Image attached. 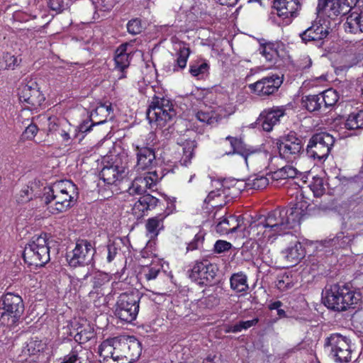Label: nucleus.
Instances as JSON below:
<instances>
[{
  "mask_svg": "<svg viewBox=\"0 0 363 363\" xmlns=\"http://www.w3.org/2000/svg\"><path fill=\"white\" fill-rule=\"evenodd\" d=\"M296 202L287 208L275 209L267 216H259L247 227L242 216H229L223 218L216 225L220 235H230L235 239L247 238L259 245L272 243L279 236L288 234L300 224L308 213L310 204L304 199L302 190L296 185Z\"/></svg>",
  "mask_w": 363,
  "mask_h": 363,
  "instance_id": "1",
  "label": "nucleus"
},
{
  "mask_svg": "<svg viewBox=\"0 0 363 363\" xmlns=\"http://www.w3.org/2000/svg\"><path fill=\"white\" fill-rule=\"evenodd\" d=\"M357 0H318L317 10L319 14H323L333 19L346 14L344 28L346 32L351 33H363V6H355Z\"/></svg>",
  "mask_w": 363,
  "mask_h": 363,
  "instance_id": "2",
  "label": "nucleus"
},
{
  "mask_svg": "<svg viewBox=\"0 0 363 363\" xmlns=\"http://www.w3.org/2000/svg\"><path fill=\"white\" fill-rule=\"evenodd\" d=\"M141 352L140 342L130 336L108 339L99 347L102 363H132L140 357Z\"/></svg>",
  "mask_w": 363,
  "mask_h": 363,
  "instance_id": "3",
  "label": "nucleus"
},
{
  "mask_svg": "<svg viewBox=\"0 0 363 363\" xmlns=\"http://www.w3.org/2000/svg\"><path fill=\"white\" fill-rule=\"evenodd\" d=\"M78 188L70 180L57 181L44 188L43 201L52 215L65 213L78 199Z\"/></svg>",
  "mask_w": 363,
  "mask_h": 363,
  "instance_id": "4",
  "label": "nucleus"
},
{
  "mask_svg": "<svg viewBox=\"0 0 363 363\" xmlns=\"http://www.w3.org/2000/svg\"><path fill=\"white\" fill-rule=\"evenodd\" d=\"M359 292L345 285L334 284L326 287L323 293V301L329 309L344 311L353 308L361 300Z\"/></svg>",
  "mask_w": 363,
  "mask_h": 363,
  "instance_id": "5",
  "label": "nucleus"
},
{
  "mask_svg": "<svg viewBox=\"0 0 363 363\" xmlns=\"http://www.w3.org/2000/svg\"><path fill=\"white\" fill-rule=\"evenodd\" d=\"M233 152L228 154L240 155L245 160L248 169L254 171L266 169L272 160V155L266 151H258L245 145L240 139L228 136Z\"/></svg>",
  "mask_w": 363,
  "mask_h": 363,
  "instance_id": "6",
  "label": "nucleus"
},
{
  "mask_svg": "<svg viewBox=\"0 0 363 363\" xmlns=\"http://www.w3.org/2000/svg\"><path fill=\"white\" fill-rule=\"evenodd\" d=\"M88 122H84L79 126H73L66 118H48V131L53 134L57 140L65 146L70 145L74 139L90 130L87 128Z\"/></svg>",
  "mask_w": 363,
  "mask_h": 363,
  "instance_id": "7",
  "label": "nucleus"
},
{
  "mask_svg": "<svg viewBox=\"0 0 363 363\" xmlns=\"http://www.w3.org/2000/svg\"><path fill=\"white\" fill-rule=\"evenodd\" d=\"M23 256L30 266L43 267L47 264L50 259L47 235L33 236L26 245Z\"/></svg>",
  "mask_w": 363,
  "mask_h": 363,
  "instance_id": "8",
  "label": "nucleus"
},
{
  "mask_svg": "<svg viewBox=\"0 0 363 363\" xmlns=\"http://www.w3.org/2000/svg\"><path fill=\"white\" fill-rule=\"evenodd\" d=\"M4 312L0 322L2 325L12 328L18 322L24 311L22 298L12 293L6 294L1 298Z\"/></svg>",
  "mask_w": 363,
  "mask_h": 363,
  "instance_id": "9",
  "label": "nucleus"
},
{
  "mask_svg": "<svg viewBox=\"0 0 363 363\" xmlns=\"http://www.w3.org/2000/svg\"><path fill=\"white\" fill-rule=\"evenodd\" d=\"M18 97L25 109L37 110L45 98L40 91L35 80L26 78L18 89Z\"/></svg>",
  "mask_w": 363,
  "mask_h": 363,
  "instance_id": "10",
  "label": "nucleus"
},
{
  "mask_svg": "<svg viewBox=\"0 0 363 363\" xmlns=\"http://www.w3.org/2000/svg\"><path fill=\"white\" fill-rule=\"evenodd\" d=\"M175 116L172 104L169 99L154 97L147 111V117L150 123L163 127Z\"/></svg>",
  "mask_w": 363,
  "mask_h": 363,
  "instance_id": "11",
  "label": "nucleus"
},
{
  "mask_svg": "<svg viewBox=\"0 0 363 363\" xmlns=\"http://www.w3.org/2000/svg\"><path fill=\"white\" fill-rule=\"evenodd\" d=\"M140 296L138 293H123L116 301L115 314L123 321L135 320L139 311Z\"/></svg>",
  "mask_w": 363,
  "mask_h": 363,
  "instance_id": "12",
  "label": "nucleus"
},
{
  "mask_svg": "<svg viewBox=\"0 0 363 363\" xmlns=\"http://www.w3.org/2000/svg\"><path fill=\"white\" fill-rule=\"evenodd\" d=\"M334 143V138L329 133H317L310 139L307 145V154L313 159L325 160L328 157Z\"/></svg>",
  "mask_w": 363,
  "mask_h": 363,
  "instance_id": "13",
  "label": "nucleus"
},
{
  "mask_svg": "<svg viewBox=\"0 0 363 363\" xmlns=\"http://www.w3.org/2000/svg\"><path fill=\"white\" fill-rule=\"evenodd\" d=\"M148 140L150 142L141 143L138 141L133 144L137 158V162L134 167L136 172L148 169L153 167L155 163V152L151 147L155 140V134L153 133L148 134Z\"/></svg>",
  "mask_w": 363,
  "mask_h": 363,
  "instance_id": "14",
  "label": "nucleus"
},
{
  "mask_svg": "<svg viewBox=\"0 0 363 363\" xmlns=\"http://www.w3.org/2000/svg\"><path fill=\"white\" fill-rule=\"evenodd\" d=\"M325 345L336 362L347 363L351 361L352 350L350 340L345 336L335 333L326 339Z\"/></svg>",
  "mask_w": 363,
  "mask_h": 363,
  "instance_id": "15",
  "label": "nucleus"
},
{
  "mask_svg": "<svg viewBox=\"0 0 363 363\" xmlns=\"http://www.w3.org/2000/svg\"><path fill=\"white\" fill-rule=\"evenodd\" d=\"M95 249L93 245L84 240H78L75 247L67 255V260L71 267H76L91 263Z\"/></svg>",
  "mask_w": 363,
  "mask_h": 363,
  "instance_id": "16",
  "label": "nucleus"
},
{
  "mask_svg": "<svg viewBox=\"0 0 363 363\" xmlns=\"http://www.w3.org/2000/svg\"><path fill=\"white\" fill-rule=\"evenodd\" d=\"M278 150L281 159L293 163L303 152V143L294 134H289L279 143Z\"/></svg>",
  "mask_w": 363,
  "mask_h": 363,
  "instance_id": "17",
  "label": "nucleus"
},
{
  "mask_svg": "<svg viewBox=\"0 0 363 363\" xmlns=\"http://www.w3.org/2000/svg\"><path fill=\"white\" fill-rule=\"evenodd\" d=\"M217 272V267L208 260L197 262L191 269L189 277L199 285H207L212 282Z\"/></svg>",
  "mask_w": 363,
  "mask_h": 363,
  "instance_id": "18",
  "label": "nucleus"
},
{
  "mask_svg": "<svg viewBox=\"0 0 363 363\" xmlns=\"http://www.w3.org/2000/svg\"><path fill=\"white\" fill-rule=\"evenodd\" d=\"M159 181L156 172H148L143 176L136 177L127 189L130 195H142L147 189H152Z\"/></svg>",
  "mask_w": 363,
  "mask_h": 363,
  "instance_id": "19",
  "label": "nucleus"
},
{
  "mask_svg": "<svg viewBox=\"0 0 363 363\" xmlns=\"http://www.w3.org/2000/svg\"><path fill=\"white\" fill-rule=\"evenodd\" d=\"M282 82L283 80L281 77L277 74H272L250 84L249 87L260 96H268L277 91Z\"/></svg>",
  "mask_w": 363,
  "mask_h": 363,
  "instance_id": "20",
  "label": "nucleus"
},
{
  "mask_svg": "<svg viewBox=\"0 0 363 363\" xmlns=\"http://www.w3.org/2000/svg\"><path fill=\"white\" fill-rule=\"evenodd\" d=\"M328 23L325 20L315 21L311 27L303 31L300 36L305 43L325 39L329 34Z\"/></svg>",
  "mask_w": 363,
  "mask_h": 363,
  "instance_id": "21",
  "label": "nucleus"
},
{
  "mask_svg": "<svg viewBox=\"0 0 363 363\" xmlns=\"http://www.w3.org/2000/svg\"><path fill=\"white\" fill-rule=\"evenodd\" d=\"M126 173V167L116 161L111 165H105L100 172L99 177L104 183L111 185L124 178Z\"/></svg>",
  "mask_w": 363,
  "mask_h": 363,
  "instance_id": "22",
  "label": "nucleus"
},
{
  "mask_svg": "<svg viewBox=\"0 0 363 363\" xmlns=\"http://www.w3.org/2000/svg\"><path fill=\"white\" fill-rule=\"evenodd\" d=\"M233 181H235V179L213 181V186L215 187L216 190L211 191L208 194L205 201L210 203L216 199L222 200L228 196H232L230 192H233L235 189Z\"/></svg>",
  "mask_w": 363,
  "mask_h": 363,
  "instance_id": "23",
  "label": "nucleus"
},
{
  "mask_svg": "<svg viewBox=\"0 0 363 363\" xmlns=\"http://www.w3.org/2000/svg\"><path fill=\"white\" fill-rule=\"evenodd\" d=\"M284 115V109L283 108L276 107L267 109L260 113L257 121L264 131L269 132Z\"/></svg>",
  "mask_w": 363,
  "mask_h": 363,
  "instance_id": "24",
  "label": "nucleus"
},
{
  "mask_svg": "<svg viewBox=\"0 0 363 363\" xmlns=\"http://www.w3.org/2000/svg\"><path fill=\"white\" fill-rule=\"evenodd\" d=\"M281 256L289 266L298 264L305 256V250L301 243L295 238L281 251Z\"/></svg>",
  "mask_w": 363,
  "mask_h": 363,
  "instance_id": "25",
  "label": "nucleus"
},
{
  "mask_svg": "<svg viewBox=\"0 0 363 363\" xmlns=\"http://www.w3.org/2000/svg\"><path fill=\"white\" fill-rule=\"evenodd\" d=\"M301 6V0H275L274 1V8L277 10V15L289 21L296 16Z\"/></svg>",
  "mask_w": 363,
  "mask_h": 363,
  "instance_id": "26",
  "label": "nucleus"
},
{
  "mask_svg": "<svg viewBox=\"0 0 363 363\" xmlns=\"http://www.w3.org/2000/svg\"><path fill=\"white\" fill-rule=\"evenodd\" d=\"M132 53L133 50L130 49V44L128 43L121 45L116 50L114 56L115 67L121 72V74L118 77L119 79L125 77L123 72L130 65Z\"/></svg>",
  "mask_w": 363,
  "mask_h": 363,
  "instance_id": "27",
  "label": "nucleus"
},
{
  "mask_svg": "<svg viewBox=\"0 0 363 363\" xmlns=\"http://www.w3.org/2000/svg\"><path fill=\"white\" fill-rule=\"evenodd\" d=\"M158 201L159 200L156 197L149 194L141 196L133 204L132 213L137 219L140 218L147 211L155 208Z\"/></svg>",
  "mask_w": 363,
  "mask_h": 363,
  "instance_id": "28",
  "label": "nucleus"
},
{
  "mask_svg": "<svg viewBox=\"0 0 363 363\" xmlns=\"http://www.w3.org/2000/svg\"><path fill=\"white\" fill-rule=\"evenodd\" d=\"M111 277L104 272H97L93 277V289L90 292V296L94 297L96 294L99 296H104L109 294L110 289L108 287Z\"/></svg>",
  "mask_w": 363,
  "mask_h": 363,
  "instance_id": "29",
  "label": "nucleus"
},
{
  "mask_svg": "<svg viewBox=\"0 0 363 363\" xmlns=\"http://www.w3.org/2000/svg\"><path fill=\"white\" fill-rule=\"evenodd\" d=\"M113 111L111 104H100L94 111L90 113V118L92 121V124L89 125L87 128L91 129L92 125H100L105 123L107 120V117Z\"/></svg>",
  "mask_w": 363,
  "mask_h": 363,
  "instance_id": "30",
  "label": "nucleus"
},
{
  "mask_svg": "<svg viewBox=\"0 0 363 363\" xmlns=\"http://www.w3.org/2000/svg\"><path fill=\"white\" fill-rule=\"evenodd\" d=\"M174 50L176 51L177 59L173 70L178 72L186 67L190 51L189 48L182 42L176 43Z\"/></svg>",
  "mask_w": 363,
  "mask_h": 363,
  "instance_id": "31",
  "label": "nucleus"
},
{
  "mask_svg": "<svg viewBox=\"0 0 363 363\" xmlns=\"http://www.w3.org/2000/svg\"><path fill=\"white\" fill-rule=\"evenodd\" d=\"M354 238V235L351 232H340L336 235L335 237L325 241V242L328 247H333L336 249L346 248L350 246Z\"/></svg>",
  "mask_w": 363,
  "mask_h": 363,
  "instance_id": "32",
  "label": "nucleus"
},
{
  "mask_svg": "<svg viewBox=\"0 0 363 363\" xmlns=\"http://www.w3.org/2000/svg\"><path fill=\"white\" fill-rule=\"evenodd\" d=\"M270 176H272V174L269 173L266 175L255 174L251 176L247 179V190H260L266 188L269 185V181L274 179V178H271Z\"/></svg>",
  "mask_w": 363,
  "mask_h": 363,
  "instance_id": "33",
  "label": "nucleus"
},
{
  "mask_svg": "<svg viewBox=\"0 0 363 363\" xmlns=\"http://www.w3.org/2000/svg\"><path fill=\"white\" fill-rule=\"evenodd\" d=\"M164 217L159 215L149 218L145 224L147 235L150 239L155 238L160 231L163 228V220Z\"/></svg>",
  "mask_w": 363,
  "mask_h": 363,
  "instance_id": "34",
  "label": "nucleus"
},
{
  "mask_svg": "<svg viewBox=\"0 0 363 363\" xmlns=\"http://www.w3.org/2000/svg\"><path fill=\"white\" fill-rule=\"evenodd\" d=\"M230 281L231 289L237 293L245 292L249 288L247 276L242 272L233 274Z\"/></svg>",
  "mask_w": 363,
  "mask_h": 363,
  "instance_id": "35",
  "label": "nucleus"
},
{
  "mask_svg": "<svg viewBox=\"0 0 363 363\" xmlns=\"http://www.w3.org/2000/svg\"><path fill=\"white\" fill-rule=\"evenodd\" d=\"M21 60L9 52L0 54V69H14Z\"/></svg>",
  "mask_w": 363,
  "mask_h": 363,
  "instance_id": "36",
  "label": "nucleus"
},
{
  "mask_svg": "<svg viewBox=\"0 0 363 363\" xmlns=\"http://www.w3.org/2000/svg\"><path fill=\"white\" fill-rule=\"evenodd\" d=\"M345 127L350 130L363 128V111L351 113L347 117Z\"/></svg>",
  "mask_w": 363,
  "mask_h": 363,
  "instance_id": "37",
  "label": "nucleus"
},
{
  "mask_svg": "<svg viewBox=\"0 0 363 363\" xmlns=\"http://www.w3.org/2000/svg\"><path fill=\"white\" fill-rule=\"evenodd\" d=\"M84 353L85 350L82 346L77 344L68 354L63 357L61 363H81Z\"/></svg>",
  "mask_w": 363,
  "mask_h": 363,
  "instance_id": "38",
  "label": "nucleus"
},
{
  "mask_svg": "<svg viewBox=\"0 0 363 363\" xmlns=\"http://www.w3.org/2000/svg\"><path fill=\"white\" fill-rule=\"evenodd\" d=\"M298 173L299 171L296 167L291 165H286L277 171L274 172L272 173V176H270V177L274 178L276 180L279 179H285L295 178Z\"/></svg>",
  "mask_w": 363,
  "mask_h": 363,
  "instance_id": "39",
  "label": "nucleus"
},
{
  "mask_svg": "<svg viewBox=\"0 0 363 363\" xmlns=\"http://www.w3.org/2000/svg\"><path fill=\"white\" fill-rule=\"evenodd\" d=\"M48 350L47 340H30L26 345V350L30 355H35L39 352H43Z\"/></svg>",
  "mask_w": 363,
  "mask_h": 363,
  "instance_id": "40",
  "label": "nucleus"
},
{
  "mask_svg": "<svg viewBox=\"0 0 363 363\" xmlns=\"http://www.w3.org/2000/svg\"><path fill=\"white\" fill-rule=\"evenodd\" d=\"M161 269V266L157 262H152L150 265L143 267L140 272V278L144 277L146 280L150 281L155 279Z\"/></svg>",
  "mask_w": 363,
  "mask_h": 363,
  "instance_id": "41",
  "label": "nucleus"
},
{
  "mask_svg": "<svg viewBox=\"0 0 363 363\" xmlns=\"http://www.w3.org/2000/svg\"><path fill=\"white\" fill-rule=\"evenodd\" d=\"M216 117L214 116L213 107H205L196 113V118L198 121L208 125L216 123Z\"/></svg>",
  "mask_w": 363,
  "mask_h": 363,
  "instance_id": "42",
  "label": "nucleus"
},
{
  "mask_svg": "<svg viewBox=\"0 0 363 363\" xmlns=\"http://www.w3.org/2000/svg\"><path fill=\"white\" fill-rule=\"evenodd\" d=\"M301 104L308 111L313 112L320 109L322 102L320 95H311L303 98Z\"/></svg>",
  "mask_w": 363,
  "mask_h": 363,
  "instance_id": "43",
  "label": "nucleus"
},
{
  "mask_svg": "<svg viewBox=\"0 0 363 363\" xmlns=\"http://www.w3.org/2000/svg\"><path fill=\"white\" fill-rule=\"evenodd\" d=\"M259 53L264 57L265 60L269 62H274L277 57V51L273 43L264 44L259 48Z\"/></svg>",
  "mask_w": 363,
  "mask_h": 363,
  "instance_id": "44",
  "label": "nucleus"
},
{
  "mask_svg": "<svg viewBox=\"0 0 363 363\" xmlns=\"http://www.w3.org/2000/svg\"><path fill=\"white\" fill-rule=\"evenodd\" d=\"M196 147L195 142L194 140H186L182 145L183 150V156L181 160L182 164L184 166H187L190 162L191 159L194 155V150Z\"/></svg>",
  "mask_w": 363,
  "mask_h": 363,
  "instance_id": "45",
  "label": "nucleus"
},
{
  "mask_svg": "<svg viewBox=\"0 0 363 363\" xmlns=\"http://www.w3.org/2000/svg\"><path fill=\"white\" fill-rule=\"evenodd\" d=\"M319 95L322 104L324 103L326 107L333 106L338 100L337 93L333 89H328Z\"/></svg>",
  "mask_w": 363,
  "mask_h": 363,
  "instance_id": "46",
  "label": "nucleus"
},
{
  "mask_svg": "<svg viewBox=\"0 0 363 363\" xmlns=\"http://www.w3.org/2000/svg\"><path fill=\"white\" fill-rule=\"evenodd\" d=\"M309 187L313 191L314 196L316 197H320L323 195L325 191V182L323 179L320 177H313Z\"/></svg>",
  "mask_w": 363,
  "mask_h": 363,
  "instance_id": "47",
  "label": "nucleus"
},
{
  "mask_svg": "<svg viewBox=\"0 0 363 363\" xmlns=\"http://www.w3.org/2000/svg\"><path fill=\"white\" fill-rule=\"evenodd\" d=\"M276 286L279 291H284L294 286V281L289 274H283L278 277Z\"/></svg>",
  "mask_w": 363,
  "mask_h": 363,
  "instance_id": "48",
  "label": "nucleus"
},
{
  "mask_svg": "<svg viewBox=\"0 0 363 363\" xmlns=\"http://www.w3.org/2000/svg\"><path fill=\"white\" fill-rule=\"evenodd\" d=\"M209 65L206 62H201L190 66L191 74L198 79L202 78L208 71Z\"/></svg>",
  "mask_w": 363,
  "mask_h": 363,
  "instance_id": "49",
  "label": "nucleus"
},
{
  "mask_svg": "<svg viewBox=\"0 0 363 363\" xmlns=\"http://www.w3.org/2000/svg\"><path fill=\"white\" fill-rule=\"evenodd\" d=\"M214 116L216 117V123H218L222 118H226L227 116L232 114L233 111L228 110L223 106H215L213 107Z\"/></svg>",
  "mask_w": 363,
  "mask_h": 363,
  "instance_id": "50",
  "label": "nucleus"
},
{
  "mask_svg": "<svg viewBox=\"0 0 363 363\" xmlns=\"http://www.w3.org/2000/svg\"><path fill=\"white\" fill-rule=\"evenodd\" d=\"M127 30L128 33L132 35L140 33L142 30L140 21L136 18L128 21L127 24Z\"/></svg>",
  "mask_w": 363,
  "mask_h": 363,
  "instance_id": "51",
  "label": "nucleus"
},
{
  "mask_svg": "<svg viewBox=\"0 0 363 363\" xmlns=\"http://www.w3.org/2000/svg\"><path fill=\"white\" fill-rule=\"evenodd\" d=\"M119 250V242H116L113 241L110 242L107 246L108 255H107V261L108 262H111L116 257V255L118 253Z\"/></svg>",
  "mask_w": 363,
  "mask_h": 363,
  "instance_id": "52",
  "label": "nucleus"
},
{
  "mask_svg": "<svg viewBox=\"0 0 363 363\" xmlns=\"http://www.w3.org/2000/svg\"><path fill=\"white\" fill-rule=\"evenodd\" d=\"M33 190L32 187L28 186H24L20 192V198L18 199L19 202H26L33 199Z\"/></svg>",
  "mask_w": 363,
  "mask_h": 363,
  "instance_id": "53",
  "label": "nucleus"
},
{
  "mask_svg": "<svg viewBox=\"0 0 363 363\" xmlns=\"http://www.w3.org/2000/svg\"><path fill=\"white\" fill-rule=\"evenodd\" d=\"M258 322V320L257 318H254L252 320H245V321H240L238 324H235V328L233 331H238L240 332L242 330H247L252 326L255 325Z\"/></svg>",
  "mask_w": 363,
  "mask_h": 363,
  "instance_id": "54",
  "label": "nucleus"
},
{
  "mask_svg": "<svg viewBox=\"0 0 363 363\" xmlns=\"http://www.w3.org/2000/svg\"><path fill=\"white\" fill-rule=\"evenodd\" d=\"M232 247V245L225 240H218L214 245V250L217 253H221L229 250Z\"/></svg>",
  "mask_w": 363,
  "mask_h": 363,
  "instance_id": "55",
  "label": "nucleus"
},
{
  "mask_svg": "<svg viewBox=\"0 0 363 363\" xmlns=\"http://www.w3.org/2000/svg\"><path fill=\"white\" fill-rule=\"evenodd\" d=\"M233 182L235 189L233 192H230V194H232V196H236L240 191L247 189V181L235 179Z\"/></svg>",
  "mask_w": 363,
  "mask_h": 363,
  "instance_id": "56",
  "label": "nucleus"
},
{
  "mask_svg": "<svg viewBox=\"0 0 363 363\" xmlns=\"http://www.w3.org/2000/svg\"><path fill=\"white\" fill-rule=\"evenodd\" d=\"M37 132V126L35 124L30 123L26 127L25 131L23 133V136L26 139L31 140L35 136Z\"/></svg>",
  "mask_w": 363,
  "mask_h": 363,
  "instance_id": "57",
  "label": "nucleus"
},
{
  "mask_svg": "<svg viewBox=\"0 0 363 363\" xmlns=\"http://www.w3.org/2000/svg\"><path fill=\"white\" fill-rule=\"evenodd\" d=\"M49 6L52 10L60 11L62 7V1L61 0H50Z\"/></svg>",
  "mask_w": 363,
  "mask_h": 363,
  "instance_id": "58",
  "label": "nucleus"
},
{
  "mask_svg": "<svg viewBox=\"0 0 363 363\" xmlns=\"http://www.w3.org/2000/svg\"><path fill=\"white\" fill-rule=\"evenodd\" d=\"M198 243H199V238H197V236H196L194 240L187 245L186 251H192V250L197 249Z\"/></svg>",
  "mask_w": 363,
  "mask_h": 363,
  "instance_id": "59",
  "label": "nucleus"
},
{
  "mask_svg": "<svg viewBox=\"0 0 363 363\" xmlns=\"http://www.w3.org/2000/svg\"><path fill=\"white\" fill-rule=\"evenodd\" d=\"M104 10H109L113 6V0H101Z\"/></svg>",
  "mask_w": 363,
  "mask_h": 363,
  "instance_id": "60",
  "label": "nucleus"
},
{
  "mask_svg": "<svg viewBox=\"0 0 363 363\" xmlns=\"http://www.w3.org/2000/svg\"><path fill=\"white\" fill-rule=\"evenodd\" d=\"M203 363H223V360L220 357H216L214 356L213 358L211 357H208L206 359H204Z\"/></svg>",
  "mask_w": 363,
  "mask_h": 363,
  "instance_id": "61",
  "label": "nucleus"
},
{
  "mask_svg": "<svg viewBox=\"0 0 363 363\" xmlns=\"http://www.w3.org/2000/svg\"><path fill=\"white\" fill-rule=\"evenodd\" d=\"M217 1L221 5L233 6L237 4L238 0H217Z\"/></svg>",
  "mask_w": 363,
  "mask_h": 363,
  "instance_id": "62",
  "label": "nucleus"
},
{
  "mask_svg": "<svg viewBox=\"0 0 363 363\" xmlns=\"http://www.w3.org/2000/svg\"><path fill=\"white\" fill-rule=\"evenodd\" d=\"M282 306L280 301H276L269 304L268 308L269 310H278Z\"/></svg>",
  "mask_w": 363,
  "mask_h": 363,
  "instance_id": "63",
  "label": "nucleus"
},
{
  "mask_svg": "<svg viewBox=\"0 0 363 363\" xmlns=\"http://www.w3.org/2000/svg\"><path fill=\"white\" fill-rule=\"evenodd\" d=\"M277 315L279 318H285L286 316V312L280 308L277 310Z\"/></svg>",
  "mask_w": 363,
  "mask_h": 363,
  "instance_id": "64",
  "label": "nucleus"
}]
</instances>
